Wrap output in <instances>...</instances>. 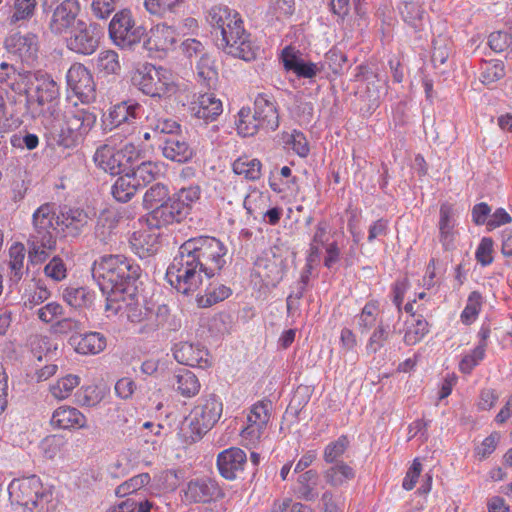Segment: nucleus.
Instances as JSON below:
<instances>
[{"label":"nucleus","mask_w":512,"mask_h":512,"mask_svg":"<svg viewBox=\"0 0 512 512\" xmlns=\"http://www.w3.org/2000/svg\"><path fill=\"white\" fill-rule=\"evenodd\" d=\"M209 22L216 35L220 34L218 45L229 55L244 61L254 60L258 47L244 28L241 15L226 6L213 7Z\"/></svg>","instance_id":"obj_1"},{"label":"nucleus","mask_w":512,"mask_h":512,"mask_svg":"<svg viewBox=\"0 0 512 512\" xmlns=\"http://www.w3.org/2000/svg\"><path fill=\"white\" fill-rule=\"evenodd\" d=\"M140 274V266L122 255L102 256L92 266V276L106 295V300L136 291L135 283Z\"/></svg>","instance_id":"obj_2"},{"label":"nucleus","mask_w":512,"mask_h":512,"mask_svg":"<svg viewBox=\"0 0 512 512\" xmlns=\"http://www.w3.org/2000/svg\"><path fill=\"white\" fill-rule=\"evenodd\" d=\"M8 493L12 505L29 512H53L56 508L54 487L36 475L12 480Z\"/></svg>","instance_id":"obj_3"},{"label":"nucleus","mask_w":512,"mask_h":512,"mask_svg":"<svg viewBox=\"0 0 512 512\" xmlns=\"http://www.w3.org/2000/svg\"><path fill=\"white\" fill-rule=\"evenodd\" d=\"M132 84L144 95L159 100H171L180 92V85L174 73L163 66L144 63L131 76Z\"/></svg>","instance_id":"obj_4"},{"label":"nucleus","mask_w":512,"mask_h":512,"mask_svg":"<svg viewBox=\"0 0 512 512\" xmlns=\"http://www.w3.org/2000/svg\"><path fill=\"white\" fill-rule=\"evenodd\" d=\"M85 104L67 98L61 111L59 142L66 148L75 147L91 131L96 115Z\"/></svg>","instance_id":"obj_5"},{"label":"nucleus","mask_w":512,"mask_h":512,"mask_svg":"<svg viewBox=\"0 0 512 512\" xmlns=\"http://www.w3.org/2000/svg\"><path fill=\"white\" fill-rule=\"evenodd\" d=\"M33 224L35 232L28 240V258L32 264H40L56 249L53 207L41 205L33 214Z\"/></svg>","instance_id":"obj_6"},{"label":"nucleus","mask_w":512,"mask_h":512,"mask_svg":"<svg viewBox=\"0 0 512 512\" xmlns=\"http://www.w3.org/2000/svg\"><path fill=\"white\" fill-rule=\"evenodd\" d=\"M181 249L194 256L203 273L211 278L218 274L226 264L227 246L212 236H199L185 241Z\"/></svg>","instance_id":"obj_7"},{"label":"nucleus","mask_w":512,"mask_h":512,"mask_svg":"<svg viewBox=\"0 0 512 512\" xmlns=\"http://www.w3.org/2000/svg\"><path fill=\"white\" fill-rule=\"evenodd\" d=\"M34 88L27 96V105L33 117L54 116L60 96V87L54 78L42 71L33 74Z\"/></svg>","instance_id":"obj_8"},{"label":"nucleus","mask_w":512,"mask_h":512,"mask_svg":"<svg viewBox=\"0 0 512 512\" xmlns=\"http://www.w3.org/2000/svg\"><path fill=\"white\" fill-rule=\"evenodd\" d=\"M202 268L194 256L186 254L181 247L179 253L169 265L166 278L178 292L190 294L197 291L202 284Z\"/></svg>","instance_id":"obj_9"},{"label":"nucleus","mask_w":512,"mask_h":512,"mask_svg":"<svg viewBox=\"0 0 512 512\" xmlns=\"http://www.w3.org/2000/svg\"><path fill=\"white\" fill-rule=\"evenodd\" d=\"M272 403L270 400H259L254 403L247 415V424L241 430V442L245 447L253 448L259 442L267 428L271 417Z\"/></svg>","instance_id":"obj_10"},{"label":"nucleus","mask_w":512,"mask_h":512,"mask_svg":"<svg viewBox=\"0 0 512 512\" xmlns=\"http://www.w3.org/2000/svg\"><path fill=\"white\" fill-rule=\"evenodd\" d=\"M223 403L214 394L200 400L190 412V427L197 438L207 433L220 419Z\"/></svg>","instance_id":"obj_11"},{"label":"nucleus","mask_w":512,"mask_h":512,"mask_svg":"<svg viewBox=\"0 0 512 512\" xmlns=\"http://www.w3.org/2000/svg\"><path fill=\"white\" fill-rule=\"evenodd\" d=\"M109 33L118 46L131 47L141 41L144 28L135 24L131 11L124 9L113 16Z\"/></svg>","instance_id":"obj_12"},{"label":"nucleus","mask_w":512,"mask_h":512,"mask_svg":"<svg viewBox=\"0 0 512 512\" xmlns=\"http://www.w3.org/2000/svg\"><path fill=\"white\" fill-rule=\"evenodd\" d=\"M105 311L107 316H115L125 314L127 319L132 323H143L153 316V313L141 305L136 299V291H131L122 297H110L106 300Z\"/></svg>","instance_id":"obj_13"},{"label":"nucleus","mask_w":512,"mask_h":512,"mask_svg":"<svg viewBox=\"0 0 512 512\" xmlns=\"http://www.w3.org/2000/svg\"><path fill=\"white\" fill-rule=\"evenodd\" d=\"M66 77L68 86L82 104H89L96 99V85L93 76L83 64H73Z\"/></svg>","instance_id":"obj_14"},{"label":"nucleus","mask_w":512,"mask_h":512,"mask_svg":"<svg viewBox=\"0 0 512 512\" xmlns=\"http://www.w3.org/2000/svg\"><path fill=\"white\" fill-rule=\"evenodd\" d=\"M455 206L449 202H443L439 207L437 221L438 240L444 251H453L457 247L459 231Z\"/></svg>","instance_id":"obj_15"},{"label":"nucleus","mask_w":512,"mask_h":512,"mask_svg":"<svg viewBox=\"0 0 512 512\" xmlns=\"http://www.w3.org/2000/svg\"><path fill=\"white\" fill-rule=\"evenodd\" d=\"M101 37V31L96 25L78 22L77 30L67 39V48L75 53L83 55L93 54Z\"/></svg>","instance_id":"obj_16"},{"label":"nucleus","mask_w":512,"mask_h":512,"mask_svg":"<svg viewBox=\"0 0 512 512\" xmlns=\"http://www.w3.org/2000/svg\"><path fill=\"white\" fill-rule=\"evenodd\" d=\"M224 493L218 483L210 478H198L188 482L184 491L189 503H209L221 499Z\"/></svg>","instance_id":"obj_17"},{"label":"nucleus","mask_w":512,"mask_h":512,"mask_svg":"<svg viewBox=\"0 0 512 512\" xmlns=\"http://www.w3.org/2000/svg\"><path fill=\"white\" fill-rule=\"evenodd\" d=\"M176 39L177 34L173 26L159 23L150 28L143 46L151 54L167 53L174 48Z\"/></svg>","instance_id":"obj_18"},{"label":"nucleus","mask_w":512,"mask_h":512,"mask_svg":"<svg viewBox=\"0 0 512 512\" xmlns=\"http://www.w3.org/2000/svg\"><path fill=\"white\" fill-rule=\"evenodd\" d=\"M173 356L178 363L186 366L206 369L212 365L210 353L198 344L180 342L174 346Z\"/></svg>","instance_id":"obj_19"},{"label":"nucleus","mask_w":512,"mask_h":512,"mask_svg":"<svg viewBox=\"0 0 512 512\" xmlns=\"http://www.w3.org/2000/svg\"><path fill=\"white\" fill-rule=\"evenodd\" d=\"M254 114L262 121L265 131H275L280 124L277 102L272 93L260 92L254 98Z\"/></svg>","instance_id":"obj_20"},{"label":"nucleus","mask_w":512,"mask_h":512,"mask_svg":"<svg viewBox=\"0 0 512 512\" xmlns=\"http://www.w3.org/2000/svg\"><path fill=\"white\" fill-rule=\"evenodd\" d=\"M81 7L78 0H64L54 10L50 20L52 33L61 35L72 28L80 13Z\"/></svg>","instance_id":"obj_21"},{"label":"nucleus","mask_w":512,"mask_h":512,"mask_svg":"<svg viewBox=\"0 0 512 512\" xmlns=\"http://www.w3.org/2000/svg\"><path fill=\"white\" fill-rule=\"evenodd\" d=\"M140 109V104L136 102L123 101L118 103L109 111V122L113 127H123L128 134H132L136 129Z\"/></svg>","instance_id":"obj_22"},{"label":"nucleus","mask_w":512,"mask_h":512,"mask_svg":"<svg viewBox=\"0 0 512 512\" xmlns=\"http://www.w3.org/2000/svg\"><path fill=\"white\" fill-rule=\"evenodd\" d=\"M280 58L284 69L293 72L298 78L311 79L320 71L316 63L304 61L301 52L291 45L282 50Z\"/></svg>","instance_id":"obj_23"},{"label":"nucleus","mask_w":512,"mask_h":512,"mask_svg":"<svg viewBox=\"0 0 512 512\" xmlns=\"http://www.w3.org/2000/svg\"><path fill=\"white\" fill-rule=\"evenodd\" d=\"M247 457L245 452L236 447L225 449L217 456V467L222 477L234 480L244 470Z\"/></svg>","instance_id":"obj_24"},{"label":"nucleus","mask_w":512,"mask_h":512,"mask_svg":"<svg viewBox=\"0 0 512 512\" xmlns=\"http://www.w3.org/2000/svg\"><path fill=\"white\" fill-rule=\"evenodd\" d=\"M89 222L88 214L80 208L64 207L57 216L54 215L56 224L68 236H78Z\"/></svg>","instance_id":"obj_25"},{"label":"nucleus","mask_w":512,"mask_h":512,"mask_svg":"<svg viewBox=\"0 0 512 512\" xmlns=\"http://www.w3.org/2000/svg\"><path fill=\"white\" fill-rule=\"evenodd\" d=\"M87 422V417L80 410L69 405L56 408L50 419L53 428L62 430L85 429Z\"/></svg>","instance_id":"obj_26"},{"label":"nucleus","mask_w":512,"mask_h":512,"mask_svg":"<svg viewBox=\"0 0 512 512\" xmlns=\"http://www.w3.org/2000/svg\"><path fill=\"white\" fill-rule=\"evenodd\" d=\"M185 218V214L171 197L168 201L150 211L147 222L151 227L161 228L180 223Z\"/></svg>","instance_id":"obj_27"},{"label":"nucleus","mask_w":512,"mask_h":512,"mask_svg":"<svg viewBox=\"0 0 512 512\" xmlns=\"http://www.w3.org/2000/svg\"><path fill=\"white\" fill-rule=\"evenodd\" d=\"M5 47L23 61H33L38 50L37 36L33 33H13L5 39Z\"/></svg>","instance_id":"obj_28"},{"label":"nucleus","mask_w":512,"mask_h":512,"mask_svg":"<svg viewBox=\"0 0 512 512\" xmlns=\"http://www.w3.org/2000/svg\"><path fill=\"white\" fill-rule=\"evenodd\" d=\"M121 153L110 144L100 146L93 157L97 167L111 175H119L126 172L124 161L121 159Z\"/></svg>","instance_id":"obj_29"},{"label":"nucleus","mask_w":512,"mask_h":512,"mask_svg":"<svg viewBox=\"0 0 512 512\" xmlns=\"http://www.w3.org/2000/svg\"><path fill=\"white\" fill-rule=\"evenodd\" d=\"M190 109L195 117L205 121H214L223 111L221 100L212 93L200 94Z\"/></svg>","instance_id":"obj_30"},{"label":"nucleus","mask_w":512,"mask_h":512,"mask_svg":"<svg viewBox=\"0 0 512 512\" xmlns=\"http://www.w3.org/2000/svg\"><path fill=\"white\" fill-rule=\"evenodd\" d=\"M70 343L75 351L82 355L99 354L107 345L106 337L99 332L74 335L70 338Z\"/></svg>","instance_id":"obj_31"},{"label":"nucleus","mask_w":512,"mask_h":512,"mask_svg":"<svg viewBox=\"0 0 512 512\" xmlns=\"http://www.w3.org/2000/svg\"><path fill=\"white\" fill-rule=\"evenodd\" d=\"M26 248L20 242L13 243L8 250V257L6 260L7 276L11 283L17 284L22 279L27 271L25 265Z\"/></svg>","instance_id":"obj_32"},{"label":"nucleus","mask_w":512,"mask_h":512,"mask_svg":"<svg viewBox=\"0 0 512 512\" xmlns=\"http://www.w3.org/2000/svg\"><path fill=\"white\" fill-rule=\"evenodd\" d=\"M130 245L135 254L140 258H146L157 251L158 234L151 229H140L132 234Z\"/></svg>","instance_id":"obj_33"},{"label":"nucleus","mask_w":512,"mask_h":512,"mask_svg":"<svg viewBox=\"0 0 512 512\" xmlns=\"http://www.w3.org/2000/svg\"><path fill=\"white\" fill-rule=\"evenodd\" d=\"M173 387L182 397L192 398L199 393L201 389V383L198 377L192 371L181 368L178 369L174 374Z\"/></svg>","instance_id":"obj_34"},{"label":"nucleus","mask_w":512,"mask_h":512,"mask_svg":"<svg viewBox=\"0 0 512 512\" xmlns=\"http://www.w3.org/2000/svg\"><path fill=\"white\" fill-rule=\"evenodd\" d=\"M430 332L429 322L422 316L408 319L404 323L403 342L407 346L420 343Z\"/></svg>","instance_id":"obj_35"},{"label":"nucleus","mask_w":512,"mask_h":512,"mask_svg":"<svg viewBox=\"0 0 512 512\" xmlns=\"http://www.w3.org/2000/svg\"><path fill=\"white\" fill-rule=\"evenodd\" d=\"M262 162L248 155L239 156L232 163L233 172L249 181H257L262 177Z\"/></svg>","instance_id":"obj_36"},{"label":"nucleus","mask_w":512,"mask_h":512,"mask_svg":"<svg viewBox=\"0 0 512 512\" xmlns=\"http://www.w3.org/2000/svg\"><path fill=\"white\" fill-rule=\"evenodd\" d=\"M330 238V226L325 220L319 221L315 226V231L309 245V254L307 261L309 265L319 261L321 247L328 244Z\"/></svg>","instance_id":"obj_37"},{"label":"nucleus","mask_w":512,"mask_h":512,"mask_svg":"<svg viewBox=\"0 0 512 512\" xmlns=\"http://www.w3.org/2000/svg\"><path fill=\"white\" fill-rule=\"evenodd\" d=\"M122 174L113 184L111 192L117 201L127 202L141 187L131 172H123Z\"/></svg>","instance_id":"obj_38"},{"label":"nucleus","mask_w":512,"mask_h":512,"mask_svg":"<svg viewBox=\"0 0 512 512\" xmlns=\"http://www.w3.org/2000/svg\"><path fill=\"white\" fill-rule=\"evenodd\" d=\"M163 155L172 161L184 163L192 158L193 150L186 141L172 136L164 142Z\"/></svg>","instance_id":"obj_39"},{"label":"nucleus","mask_w":512,"mask_h":512,"mask_svg":"<svg viewBox=\"0 0 512 512\" xmlns=\"http://www.w3.org/2000/svg\"><path fill=\"white\" fill-rule=\"evenodd\" d=\"M479 80L485 86H490L506 75V67L500 59L482 60L480 64Z\"/></svg>","instance_id":"obj_40"},{"label":"nucleus","mask_w":512,"mask_h":512,"mask_svg":"<svg viewBox=\"0 0 512 512\" xmlns=\"http://www.w3.org/2000/svg\"><path fill=\"white\" fill-rule=\"evenodd\" d=\"M380 316V303L376 299H371L365 303L360 313L356 315L357 329L361 333L371 330L377 323Z\"/></svg>","instance_id":"obj_41"},{"label":"nucleus","mask_w":512,"mask_h":512,"mask_svg":"<svg viewBox=\"0 0 512 512\" xmlns=\"http://www.w3.org/2000/svg\"><path fill=\"white\" fill-rule=\"evenodd\" d=\"M163 168L164 165L160 162L143 161L136 165L131 174L135 177L139 186L144 187L160 178L164 173Z\"/></svg>","instance_id":"obj_42"},{"label":"nucleus","mask_w":512,"mask_h":512,"mask_svg":"<svg viewBox=\"0 0 512 512\" xmlns=\"http://www.w3.org/2000/svg\"><path fill=\"white\" fill-rule=\"evenodd\" d=\"M236 121L237 131L244 137L254 136L259 130H264L262 121L253 113L250 107H242L238 112Z\"/></svg>","instance_id":"obj_43"},{"label":"nucleus","mask_w":512,"mask_h":512,"mask_svg":"<svg viewBox=\"0 0 512 512\" xmlns=\"http://www.w3.org/2000/svg\"><path fill=\"white\" fill-rule=\"evenodd\" d=\"M354 477V469L343 461L336 463L324 472L326 482L333 487L342 486L348 481L354 479Z\"/></svg>","instance_id":"obj_44"},{"label":"nucleus","mask_w":512,"mask_h":512,"mask_svg":"<svg viewBox=\"0 0 512 512\" xmlns=\"http://www.w3.org/2000/svg\"><path fill=\"white\" fill-rule=\"evenodd\" d=\"M171 197L187 217L190 214L194 204L200 200L201 188L198 185L183 187L172 194Z\"/></svg>","instance_id":"obj_45"},{"label":"nucleus","mask_w":512,"mask_h":512,"mask_svg":"<svg viewBox=\"0 0 512 512\" xmlns=\"http://www.w3.org/2000/svg\"><path fill=\"white\" fill-rule=\"evenodd\" d=\"M38 318L46 324L62 326L71 323L70 318H64V308L57 302H49L37 310Z\"/></svg>","instance_id":"obj_46"},{"label":"nucleus","mask_w":512,"mask_h":512,"mask_svg":"<svg viewBox=\"0 0 512 512\" xmlns=\"http://www.w3.org/2000/svg\"><path fill=\"white\" fill-rule=\"evenodd\" d=\"M270 196L268 193L253 188L246 195L243 205L247 213L253 217H257L268 207Z\"/></svg>","instance_id":"obj_47"},{"label":"nucleus","mask_w":512,"mask_h":512,"mask_svg":"<svg viewBox=\"0 0 512 512\" xmlns=\"http://www.w3.org/2000/svg\"><path fill=\"white\" fill-rule=\"evenodd\" d=\"M319 475L316 470H308L298 477V497L305 501H313L317 497L316 486Z\"/></svg>","instance_id":"obj_48"},{"label":"nucleus","mask_w":512,"mask_h":512,"mask_svg":"<svg viewBox=\"0 0 512 512\" xmlns=\"http://www.w3.org/2000/svg\"><path fill=\"white\" fill-rule=\"evenodd\" d=\"M80 384V377L68 374L59 378L49 386V392L57 400H65L69 398L73 390Z\"/></svg>","instance_id":"obj_49"},{"label":"nucleus","mask_w":512,"mask_h":512,"mask_svg":"<svg viewBox=\"0 0 512 512\" xmlns=\"http://www.w3.org/2000/svg\"><path fill=\"white\" fill-rule=\"evenodd\" d=\"M484 303L482 294L479 291H472L467 298L466 305L460 314V320L464 325H471L474 323Z\"/></svg>","instance_id":"obj_50"},{"label":"nucleus","mask_w":512,"mask_h":512,"mask_svg":"<svg viewBox=\"0 0 512 512\" xmlns=\"http://www.w3.org/2000/svg\"><path fill=\"white\" fill-rule=\"evenodd\" d=\"M182 0H144L146 11L158 18H170L176 13Z\"/></svg>","instance_id":"obj_51"},{"label":"nucleus","mask_w":512,"mask_h":512,"mask_svg":"<svg viewBox=\"0 0 512 512\" xmlns=\"http://www.w3.org/2000/svg\"><path fill=\"white\" fill-rule=\"evenodd\" d=\"M399 11L402 19L410 26L415 29H419L422 26L425 11L421 2L412 0L403 1L402 5L399 7Z\"/></svg>","instance_id":"obj_52"},{"label":"nucleus","mask_w":512,"mask_h":512,"mask_svg":"<svg viewBox=\"0 0 512 512\" xmlns=\"http://www.w3.org/2000/svg\"><path fill=\"white\" fill-rule=\"evenodd\" d=\"M96 69L105 76L118 74L121 70L118 53L114 50L101 51L96 58Z\"/></svg>","instance_id":"obj_53"},{"label":"nucleus","mask_w":512,"mask_h":512,"mask_svg":"<svg viewBox=\"0 0 512 512\" xmlns=\"http://www.w3.org/2000/svg\"><path fill=\"white\" fill-rule=\"evenodd\" d=\"M146 124L154 134H174L180 129L177 121L160 117L156 113H150L146 116Z\"/></svg>","instance_id":"obj_54"},{"label":"nucleus","mask_w":512,"mask_h":512,"mask_svg":"<svg viewBox=\"0 0 512 512\" xmlns=\"http://www.w3.org/2000/svg\"><path fill=\"white\" fill-rule=\"evenodd\" d=\"M170 198L169 189L165 185L157 183L145 192L143 204L146 209H150L152 211L155 207L162 205Z\"/></svg>","instance_id":"obj_55"},{"label":"nucleus","mask_w":512,"mask_h":512,"mask_svg":"<svg viewBox=\"0 0 512 512\" xmlns=\"http://www.w3.org/2000/svg\"><path fill=\"white\" fill-rule=\"evenodd\" d=\"M231 293V289L222 284L208 287L205 291V294L197 298V303L201 307H210L216 303L224 301L231 295Z\"/></svg>","instance_id":"obj_56"},{"label":"nucleus","mask_w":512,"mask_h":512,"mask_svg":"<svg viewBox=\"0 0 512 512\" xmlns=\"http://www.w3.org/2000/svg\"><path fill=\"white\" fill-rule=\"evenodd\" d=\"M37 7V0H13L14 12L9 18L11 25L33 17Z\"/></svg>","instance_id":"obj_57"},{"label":"nucleus","mask_w":512,"mask_h":512,"mask_svg":"<svg viewBox=\"0 0 512 512\" xmlns=\"http://www.w3.org/2000/svg\"><path fill=\"white\" fill-rule=\"evenodd\" d=\"M65 301L72 307H87L92 303L93 295L84 287H69L64 291Z\"/></svg>","instance_id":"obj_58"},{"label":"nucleus","mask_w":512,"mask_h":512,"mask_svg":"<svg viewBox=\"0 0 512 512\" xmlns=\"http://www.w3.org/2000/svg\"><path fill=\"white\" fill-rule=\"evenodd\" d=\"M488 45L495 53L512 52V32L494 31L488 36Z\"/></svg>","instance_id":"obj_59"},{"label":"nucleus","mask_w":512,"mask_h":512,"mask_svg":"<svg viewBox=\"0 0 512 512\" xmlns=\"http://www.w3.org/2000/svg\"><path fill=\"white\" fill-rule=\"evenodd\" d=\"M196 70L199 79L208 86L217 79L218 72L214 66V61L208 55H202L200 57L196 65Z\"/></svg>","instance_id":"obj_60"},{"label":"nucleus","mask_w":512,"mask_h":512,"mask_svg":"<svg viewBox=\"0 0 512 512\" xmlns=\"http://www.w3.org/2000/svg\"><path fill=\"white\" fill-rule=\"evenodd\" d=\"M390 336V330L387 325H384L382 322L377 325V327L371 333L367 344L366 350L368 353H376L382 347H384L385 343L388 341Z\"/></svg>","instance_id":"obj_61"},{"label":"nucleus","mask_w":512,"mask_h":512,"mask_svg":"<svg viewBox=\"0 0 512 512\" xmlns=\"http://www.w3.org/2000/svg\"><path fill=\"white\" fill-rule=\"evenodd\" d=\"M118 224L117 214L113 211H103L98 217L96 225V234L102 240H105L107 236L116 228Z\"/></svg>","instance_id":"obj_62"},{"label":"nucleus","mask_w":512,"mask_h":512,"mask_svg":"<svg viewBox=\"0 0 512 512\" xmlns=\"http://www.w3.org/2000/svg\"><path fill=\"white\" fill-rule=\"evenodd\" d=\"M104 397L101 388L96 385L82 387L77 394L78 403L81 406L94 407L99 404Z\"/></svg>","instance_id":"obj_63"},{"label":"nucleus","mask_w":512,"mask_h":512,"mask_svg":"<svg viewBox=\"0 0 512 512\" xmlns=\"http://www.w3.org/2000/svg\"><path fill=\"white\" fill-rule=\"evenodd\" d=\"M152 504L149 501L136 502L130 498L111 505L105 512H150Z\"/></svg>","instance_id":"obj_64"}]
</instances>
